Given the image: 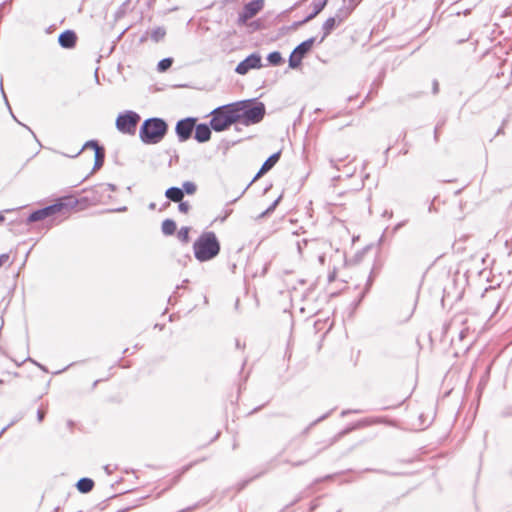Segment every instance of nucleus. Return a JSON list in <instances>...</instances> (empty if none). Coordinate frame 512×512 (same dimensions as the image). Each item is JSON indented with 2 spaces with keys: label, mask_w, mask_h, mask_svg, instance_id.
I'll return each mask as SVG.
<instances>
[{
  "label": "nucleus",
  "mask_w": 512,
  "mask_h": 512,
  "mask_svg": "<svg viewBox=\"0 0 512 512\" xmlns=\"http://www.w3.org/2000/svg\"><path fill=\"white\" fill-rule=\"evenodd\" d=\"M195 258L199 262L214 259L220 252V243L212 231L203 232L193 244Z\"/></svg>",
  "instance_id": "1"
},
{
  "label": "nucleus",
  "mask_w": 512,
  "mask_h": 512,
  "mask_svg": "<svg viewBox=\"0 0 512 512\" xmlns=\"http://www.w3.org/2000/svg\"><path fill=\"white\" fill-rule=\"evenodd\" d=\"M168 126L161 118H150L143 122L139 137L145 144L159 143L167 133Z\"/></svg>",
  "instance_id": "2"
},
{
  "label": "nucleus",
  "mask_w": 512,
  "mask_h": 512,
  "mask_svg": "<svg viewBox=\"0 0 512 512\" xmlns=\"http://www.w3.org/2000/svg\"><path fill=\"white\" fill-rule=\"evenodd\" d=\"M210 126L214 131L220 132L228 129L232 124L238 123L235 104H227L211 112Z\"/></svg>",
  "instance_id": "3"
},
{
  "label": "nucleus",
  "mask_w": 512,
  "mask_h": 512,
  "mask_svg": "<svg viewBox=\"0 0 512 512\" xmlns=\"http://www.w3.org/2000/svg\"><path fill=\"white\" fill-rule=\"evenodd\" d=\"M238 123L245 126L259 123L265 115V106L263 103L251 105L249 101L235 102Z\"/></svg>",
  "instance_id": "4"
},
{
  "label": "nucleus",
  "mask_w": 512,
  "mask_h": 512,
  "mask_svg": "<svg viewBox=\"0 0 512 512\" xmlns=\"http://www.w3.org/2000/svg\"><path fill=\"white\" fill-rule=\"evenodd\" d=\"M140 116L133 111L120 114L116 119L117 129L124 134H134Z\"/></svg>",
  "instance_id": "5"
},
{
  "label": "nucleus",
  "mask_w": 512,
  "mask_h": 512,
  "mask_svg": "<svg viewBox=\"0 0 512 512\" xmlns=\"http://www.w3.org/2000/svg\"><path fill=\"white\" fill-rule=\"evenodd\" d=\"M87 148H92L95 152L94 170L100 169L104 163L105 151L95 141L86 142L82 149L79 150L76 154L72 155L71 157H77L84 149Z\"/></svg>",
  "instance_id": "6"
},
{
  "label": "nucleus",
  "mask_w": 512,
  "mask_h": 512,
  "mask_svg": "<svg viewBox=\"0 0 512 512\" xmlns=\"http://www.w3.org/2000/svg\"><path fill=\"white\" fill-rule=\"evenodd\" d=\"M63 207H64L63 203H57V204L47 206L43 209L37 210L29 216L28 222L31 223V222L43 220L57 212H60Z\"/></svg>",
  "instance_id": "7"
},
{
  "label": "nucleus",
  "mask_w": 512,
  "mask_h": 512,
  "mask_svg": "<svg viewBox=\"0 0 512 512\" xmlns=\"http://www.w3.org/2000/svg\"><path fill=\"white\" fill-rule=\"evenodd\" d=\"M260 66L261 57L258 54H251L237 65L235 71L240 75H244L250 69L259 68Z\"/></svg>",
  "instance_id": "8"
},
{
  "label": "nucleus",
  "mask_w": 512,
  "mask_h": 512,
  "mask_svg": "<svg viewBox=\"0 0 512 512\" xmlns=\"http://www.w3.org/2000/svg\"><path fill=\"white\" fill-rule=\"evenodd\" d=\"M194 125L195 120L192 118H187L178 121V123L176 124V133L180 141H186L187 139L190 138Z\"/></svg>",
  "instance_id": "9"
},
{
  "label": "nucleus",
  "mask_w": 512,
  "mask_h": 512,
  "mask_svg": "<svg viewBox=\"0 0 512 512\" xmlns=\"http://www.w3.org/2000/svg\"><path fill=\"white\" fill-rule=\"evenodd\" d=\"M264 6L263 0H254L248 3L244 8V16L246 18L254 17Z\"/></svg>",
  "instance_id": "10"
},
{
  "label": "nucleus",
  "mask_w": 512,
  "mask_h": 512,
  "mask_svg": "<svg viewBox=\"0 0 512 512\" xmlns=\"http://www.w3.org/2000/svg\"><path fill=\"white\" fill-rule=\"evenodd\" d=\"M211 130L206 124H199L195 129V139L200 142H206L210 139Z\"/></svg>",
  "instance_id": "11"
},
{
  "label": "nucleus",
  "mask_w": 512,
  "mask_h": 512,
  "mask_svg": "<svg viewBox=\"0 0 512 512\" xmlns=\"http://www.w3.org/2000/svg\"><path fill=\"white\" fill-rule=\"evenodd\" d=\"M59 44L64 48H72L76 43V35L72 31H65L59 36Z\"/></svg>",
  "instance_id": "12"
},
{
  "label": "nucleus",
  "mask_w": 512,
  "mask_h": 512,
  "mask_svg": "<svg viewBox=\"0 0 512 512\" xmlns=\"http://www.w3.org/2000/svg\"><path fill=\"white\" fill-rule=\"evenodd\" d=\"M165 196L169 200L178 203V202L182 201V199L184 197V193H183V190L181 188L171 187V188L166 190Z\"/></svg>",
  "instance_id": "13"
},
{
  "label": "nucleus",
  "mask_w": 512,
  "mask_h": 512,
  "mask_svg": "<svg viewBox=\"0 0 512 512\" xmlns=\"http://www.w3.org/2000/svg\"><path fill=\"white\" fill-rule=\"evenodd\" d=\"M279 157H280L279 152L271 155L262 165L261 169L259 170V172L257 174V177H259L260 175L269 171L277 163V161L279 160Z\"/></svg>",
  "instance_id": "14"
},
{
  "label": "nucleus",
  "mask_w": 512,
  "mask_h": 512,
  "mask_svg": "<svg viewBox=\"0 0 512 512\" xmlns=\"http://www.w3.org/2000/svg\"><path fill=\"white\" fill-rule=\"evenodd\" d=\"M327 3H328V0H319V1L313 2V4H312L313 12L305 18L304 22H308V21L312 20L314 17H316L325 8Z\"/></svg>",
  "instance_id": "15"
},
{
  "label": "nucleus",
  "mask_w": 512,
  "mask_h": 512,
  "mask_svg": "<svg viewBox=\"0 0 512 512\" xmlns=\"http://www.w3.org/2000/svg\"><path fill=\"white\" fill-rule=\"evenodd\" d=\"M314 41H315L314 38H310V39L302 42L301 44H299L293 51L296 52L298 55H300L303 58L305 56V54L311 50V48L314 44Z\"/></svg>",
  "instance_id": "16"
},
{
  "label": "nucleus",
  "mask_w": 512,
  "mask_h": 512,
  "mask_svg": "<svg viewBox=\"0 0 512 512\" xmlns=\"http://www.w3.org/2000/svg\"><path fill=\"white\" fill-rule=\"evenodd\" d=\"M335 27H336V18L335 17L328 18L322 26L323 36L321 38V41H323L335 29Z\"/></svg>",
  "instance_id": "17"
},
{
  "label": "nucleus",
  "mask_w": 512,
  "mask_h": 512,
  "mask_svg": "<svg viewBox=\"0 0 512 512\" xmlns=\"http://www.w3.org/2000/svg\"><path fill=\"white\" fill-rule=\"evenodd\" d=\"M94 482L89 478H82L77 482V488L82 493H88L92 490Z\"/></svg>",
  "instance_id": "18"
},
{
  "label": "nucleus",
  "mask_w": 512,
  "mask_h": 512,
  "mask_svg": "<svg viewBox=\"0 0 512 512\" xmlns=\"http://www.w3.org/2000/svg\"><path fill=\"white\" fill-rule=\"evenodd\" d=\"M176 231V223L173 220L166 219L162 223V232L165 235H172Z\"/></svg>",
  "instance_id": "19"
},
{
  "label": "nucleus",
  "mask_w": 512,
  "mask_h": 512,
  "mask_svg": "<svg viewBox=\"0 0 512 512\" xmlns=\"http://www.w3.org/2000/svg\"><path fill=\"white\" fill-rule=\"evenodd\" d=\"M302 59L300 55L293 51L289 57V66L293 69L298 68L301 65Z\"/></svg>",
  "instance_id": "20"
},
{
  "label": "nucleus",
  "mask_w": 512,
  "mask_h": 512,
  "mask_svg": "<svg viewBox=\"0 0 512 512\" xmlns=\"http://www.w3.org/2000/svg\"><path fill=\"white\" fill-rule=\"evenodd\" d=\"M166 34V31L164 28L162 27H157L156 29H154L152 32H151V38L152 40H154L155 42H159L160 40H162L164 38Z\"/></svg>",
  "instance_id": "21"
},
{
  "label": "nucleus",
  "mask_w": 512,
  "mask_h": 512,
  "mask_svg": "<svg viewBox=\"0 0 512 512\" xmlns=\"http://www.w3.org/2000/svg\"><path fill=\"white\" fill-rule=\"evenodd\" d=\"M189 232H190L189 227H182L178 231V234H177L178 239L180 241H182L183 243H188L189 242Z\"/></svg>",
  "instance_id": "22"
},
{
  "label": "nucleus",
  "mask_w": 512,
  "mask_h": 512,
  "mask_svg": "<svg viewBox=\"0 0 512 512\" xmlns=\"http://www.w3.org/2000/svg\"><path fill=\"white\" fill-rule=\"evenodd\" d=\"M267 59L272 65H279L282 62V56L277 51L270 53Z\"/></svg>",
  "instance_id": "23"
},
{
  "label": "nucleus",
  "mask_w": 512,
  "mask_h": 512,
  "mask_svg": "<svg viewBox=\"0 0 512 512\" xmlns=\"http://www.w3.org/2000/svg\"><path fill=\"white\" fill-rule=\"evenodd\" d=\"M196 189H197V187H196L195 183H193V182L186 181L183 183V188H182L183 193L192 195L196 192Z\"/></svg>",
  "instance_id": "24"
},
{
  "label": "nucleus",
  "mask_w": 512,
  "mask_h": 512,
  "mask_svg": "<svg viewBox=\"0 0 512 512\" xmlns=\"http://www.w3.org/2000/svg\"><path fill=\"white\" fill-rule=\"evenodd\" d=\"M172 65V59L171 58H165V59H162L159 63H158V71L160 72H164L166 71L168 68H170Z\"/></svg>",
  "instance_id": "25"
},
{
  "label": "nucleus",
  "mask_w": 512,
  "mask_h": 512,
  "mask_svg": "<svg viewBox=\"0 0 512 512\" xmlns=\"http://www.w3.org/2000/svg\"><path fill=\"white\" fill-rule=\"evenodd\" d=\"M178 203H179V206H178L179 211L181 213H184V214L188 213V211L190 210L189 203L188 202H182V201H180Z\"/></svg>",
  "instance_id": "26"
},
{
  "label": "nucleus",
  "mask_w": 512,
  "mask_h": 512,
  "mask_svg": "<svg viewBox=\"0 0 512 512\" xmlns=\"http://www.w3.org/2000/svg\"><path fill=\"white\" fill-rule=\"evenodd\" d=\"M9 255L8 254H1L0 255V267L6 265L9 262Z\"/></svg>",
  "instance_id": "27"
},
{
  "label": "nucleus",
  "mask_w": 512,
  "mask_h": 512,
  "mask_svg": "<svg viewBox=\"0 0 512 512\" xmlns=\"http://www.w3.org/2000/svg\"><path fill=\"white\" fill-rule=\"evenodd\" d=\"M44 411L42 410H39L38 413H37V417H38V421L41 422L43 419H44Z\"/></svg>",
  "instance_id": "28"
},
{
  "label": "nucleus",
  "mask_w": 512,
  "mask_h": 512,
  "mask_svg": "<svg viewBox=\"0 0 512 512\" xmlns=\"http://www.w3.org/2000/svg\"><path fill=\"white\" fill-rule=\"evenodd\" d=\"M278 202H279V199H277V200H276V201L271 205V207H269V208L266 210V212H265V213H269V212H271V211L275 208V206L278 204Z\"/></svg>",
  "instance_id": "29"
},
{
  "label": "nucleus",
  "mask_w": 512,
  "mask_h": 512,
  "mask_svg": "<svg viewBox=\"0 0 512 512\" xmlns=\"http://www.w3.org/2000/svg\"><path fill=\"white\" fill-rule=\"evenodd\" d=\"M324 261H325V257H324V255H320V256H319V262L323 265V264H324Z\"/></svg>",
  "instance_id": "30"
},
{
  "label": "nucleus",
  "mask_w": 512,
  "mask_h": 512,
  "mask_svg": "<svg viewBox=\"0 0 512 512\" xmlns=\"http://www.w3.org/2000/svg\"><path fill=\"white\" fill-rule=\"evenodd\" d=\"M460 338L463 339L464 338V331H461L460 333Z\"/></svg>",
  "instance_id": "31"
},
{
  "label": "nucleus",
  "mask_w": 512,
  "mask_h": 512,
  "mask_svg": "<svg viewBox=\"0 0 512 512\" xmlns=\"http://www.w3.org/2000/svg\"><path fill=\"white\" fill-rule=\"evenodd\" d=\"M125 210H126V207L118 209V211H125Z\"/></svg>",
  "instance_id": "32"
},
{
  "label": "nucleus",
  "mask_w": 512,
  "mask_h": 512,
  "mask_svg": "<svg viewBox=\"0 0 512 512\" xmlns=\"http://www.w3.org/2000/svg\"><path fill=\"white\" fill-rule=\"evenodd\" d=\"M298 251L301 252V245L298 243Z\"/></svg>",
  "instance_id": "33"
},
{
  "label": "nucleus",
  "mask_w": 512,
  "mask_h": 512,
  "mask_svg": "<svg viewBox=\"0 0 512 512\" xmlns=\"http://www.w3.org/2000/svg\"><path fill=\"white\" fill-rule=\"evenodd\" d=\"M3 433H4V430H1V431H0V436H2V434H3Z\"/></svg>",
  "instance_id": "34"
},
{
  "label": "nucleus",
  "mask_w": 512,
  "mask_h": 512,
  "mask_svg": "<svg viewBox=\"0 0 512 512\" xmlns=\"http://www.w3.org/2000/svg\"><path fill=\"white\" fill-rule=\"evenodd\" d=\"M3 433H4V430H1V431H0V436H2V434H3Z\"/></svg>",
  "instance_id": "35"
},
{
  "label": "nucleus",
  "mask_w": 512,
  "mask_h": 512,
  "mask_svg": "<svg viewBox=\"0 0 512 512\" xmlns=\"http://www.w3.org/2000/svg\"><path fill=\"white\" fill-rule=\"evenodd\" d=\"M3 433H4V430H1V431H0V436H2V434H3Z\"/></svg>",
  "instance_id": "36"
},
{
  "label": "nucleus",
  "mask_w": 512,
  "mask_h": 512,
  "mask_svg": "<svg viewBox=\"0 0 512 512\" xmlns=\"http://www.w3.org/2000/svg\"><path fill=\"white\" fill-rule=\"evenodd\" d=\"M2 220H3V216L0 215V221H2Z\"/></svg>",
  "instance_id": "37"
}]
</instances>
